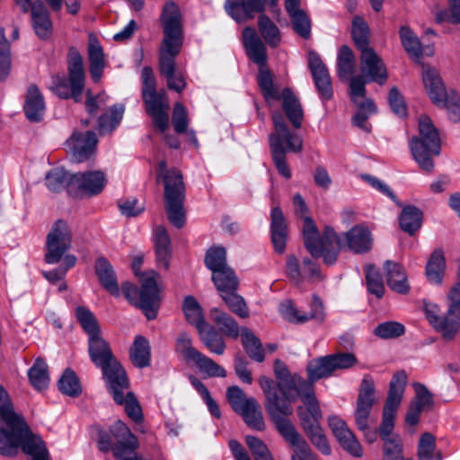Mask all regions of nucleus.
I'll return each mask as SVG.
<instances>
[{"label":"nucleus","mask_w":460,"mask_h":460,"mask_svg":"<svg viewBox=\"0 0 460 460\" xmlns=\"http://www.w3.org/2000/svg\"><path fill=\"white\" fill-rule=\"evenodd\" d=\"M114 385H107L110 393L112 394L114 401L124 405L127 415L135 422H139L143 419L141 407L131 392H126L128 388V379L125 375V384H120L119 379L115 380Z\"/></svg>","instance_id":"nucleus-23"},{"label":"nucleus","mask_w":460,"mask_h":460,"mask_svg":"<svg viewBox=\"0 0 460 460\" xmlns=\"http://www.w3.org/2000/svg\"><path fill=\"white\" fill-rule=\"evenodd\" d=\"M130 360L137 367L143 368L150 364V345L148 341L141 336H136L130 348Z\"/></svg>","instance_id":"nucleus-51"},{"label":"nucleus","mask_w":460,"mask_h":460,"mask_svg":"<svg viewBox=\"0 0 460 460\" xmlns=\"http://www.w3.org/2000/svg\"><path fill=\"white\" fill-rule=\"evenodd\" d=\"M199 339L206 348L214 354L222 355L226 349L223 337L208 323L198 331Z\"/></svg>","instance_id":"nucleus-49"},{"label":"nucleus","mask_w":460,"mask_h":460,"mask_svg":"<svg viewBox=\"0 0 460 460\" xmlns=\"http://www.w3.org/2000/svg\"><path fill=\"white\" fill-rule=\"evenodd\" d=\"M242 343L251 358L257 362L264 360V353L260 340L247 328L241 332Z\"/></svg>","instance_id":"nucleus-59"},{"label":"nucleus","mask_w":460,"mask_h":460,"mask_svg":"<svg viewBox=\"0 0 460 460\" xmlns=\"http://www.w3.org/2000/svg\"><path fill=\"white\" fill-rule=\"evenodd\" d=\"M253 60L259 66L257 81L265 101L270 104L271 101L280 100L281 93H279L274 85L273 75L267 67V59Z\"/></svg>","instance_id":"nucleus-38"},{"label":"nucleus","mask_w":460,"mask_h":460,"mask_svg":"<svg viewBox=\"0 0 460 460\" xmlns=\"http://www.w3.org/2000/svg\"><path fill=\"white\" fill-rule=\"evenodd\" d=\"M361 75H359L364 81L376 82L384 84L387 79V71L382 59H361L360 63Z\"/></svg>","instance_id":"nucleus-44"},{"label":"nucleus","mask_w":460,"mask_h":460,"mask_svg":"<svg viewBox=\"0 0 460 460\" xmlns=\"http://www.w3.org/2000/svg\"><path fill=\"white\" fill-rule=\"evenodd\" d=\"M243 43L248 58H266L267 49L265 44L259 37L257 31L251 27L243 31Z\"/></svg>","instance_id":"nucleus-46"},{"label":"nucleus","mask_w":460,"mask_h":460,"mask_svg":"<svg viewBox=\"0 0 460 460\" xmlns=\"http://www.w3.org/2000/svg\"><path fill=\"white\" fill-rule=\"evenodd\" d=\"M28 376L31 385L36 390L45 389L49 383L46 362L42 358H37L32 367L29 369Z\"/></svg>","instance_id":"nucleus-58"},{"label":"nucleus","mask_w":460,"mask_h":460,"mask_svg":"<svg viewBox=\"0 0 460 460\" xmlns=\"http://www.w3.org/2000/svg\"><path fill=\"white\" fill-rule=\"evenodd\" d=\"M107 180L102 171H89L70 175L68 181V192L71 195L83 194L89 197L101 193Z\"/></svg>","instance_id":"nucleus-17"},{"label":"nucleus","mask_w":460,"mask_h":460,"mask_svg":"<svg viewBox=\"0 0 460 460\" xmlns=\"http://www.w3.org/2000/svg\"><path fill=\"white\" fill-rule=\"evenodd\" d=\"M436 447V438L429 432L423 433L418 443V460H442L441 452Z\"/></svg>","instance_id":"nucleus-53"},{"label":"nucleus","mask_w":460,"mask_h":460,"mask_svg":"<svg viewBox=\"0 0 460 460\" xmlns=\"http://www.w3.org/2000/svg\"><path fill=\"white\" fill-rule=\"evenodd\" d=\"M286 272L290 281L296 286H299L304 280L315 282L323 279L319 267L314 262L310 259H304L302 270L298 259L295 255L288 256Z\"/></svg>","instance_id":"nucleus-22"},{"label":"nucleus","mask_w":460,"mask_h":460,"mask_svg":"<svg viewBox=\"0 0 460 460\" xmlns=\"http://www.w3.org/2000/svg\"><path fill=\"white\" fill-rule=\"evenodd\" d=\"M141 83L146 111L151 117L154 127L161 133H164L170 125L169 99L164 91L157 92L155 78L150 67H143Z\"/></svg>","instance_id":"nucleus-4"},{"label":"nucleus","mask_w":460,"mask_h":460,"mask_svg":"<svg viewBox=\"0 0 460 460\" xmlns=\"http://www.w3.org/2000/svg\"><path fill=\"white\" fill-rule=\"evenodd\" d=\"M308 380L311 385L322 378L330 376L333 372L332 363L330 355L311 360L306 367Z\"/></svg>","instance_id":"nucleus-47"},{"label":"nucleus","mask_w":460,"mask_h":460,"mask_svg":"<svg viewBox=\"0 0 460 460\" xmlns=\"http://www.w3.org/2000/svg\"><path fill=\"white\" fill-rule=\"evenodd\" d=\"M220 296L234 314L241 318L249 317V309L244 299L235 291L222 293Z\"/></svg>","instance_id":"nucleus-64"},{"label":"nucleus","mask_w":460,"mask_h":460,"mask_svg":"<svg viewBox=\"0 0 460 460\" xmlns=\"http://www.w3.org/2000/svg\"><path fill=\"white\" fill-rule=\"evenodd\" d=\"M414 392L415 395L409 405L405 416V421L410 426L417 425L420 414L429 411L433 406L432 394L425 385L419 383L415 384Z\"/></svg>","instance_id":"nucleus-26"},{"label":"nucleus","mask_w":460,"mask_h":460,"mask_svg":"<svg viewBox=\"0 0 460 460\" xmlns=\"http://www.w3.org/2000/svg\"><path fill=\"white\" fill-rule=\"evenodd\" d=\"M329 426L344 450L357 457L362 456V448L359 442L344 420L336 416L330 417Z\"/></svg>","instance_id":"nucleus-27"},{"label":"nucleus","mask_w":460,"mask_h":460,"mask_svg":"<svg viewBox=\"0 0 460 460\" xmlns=\"http://www.w3.org/2000/svg\"><path fill=\"white\" fill-rule=\"evenodd\" d=\"M226 396L233 411L243 417L248 427L259 431L265 429L262 411L255 398L247 397L237 385L227 387Z\"/></svg>","instance_id":"nucleus-11"},{"label":"nucleus","mask_w":460,"mask_h":460,"mask_svg":"<svg viewBox=\"0 0 460 460\" xmlns=\"http://www.w3.org/2000/svg\"><path fill=\"white\" fill-rule=\"evenodd\" d=\"M399 36L402 47L411 58H419L420 54L425 56H432L434 54L432 48H423L421 46L419 38L409 26H402L399 31Z\"/></svg>","instance_id":"nucleus-42"},{"label":"nucleus","mask_w":460,"mask_h":460,"mask_svg":"<svg viewBox=\"0 0 460 460\" xmlns=\"http://www.w3.org/2000/svg\"><path fill=\"white\" fill-rule=\"evenodd\" d=\"M273 131L269 135L270 152L300 153L303 150V138L293 128L287 124L283 115L279 111H274L271 115Z\"/></svg>","instance_id":"nucleus-13"},{"label":"nucleus","mask_w":460,"mask_h":460,"mask_svg":"<svg viewBox=\"0 0 460 460\" xmlns=\"http://www.w3.org/2000/svg\"><path fill=\"white\" fill-rule=\"evenodd\" d=\"M157 179L164 184L165 211L172 225L181 228L185 224L183 202L185 199L182 176L175 169L167 170L165 161L158 164Z\"/></svg>","instance_id":"nucleus-3"},{"label":"nucleus","mask_w":460,"mask_h":460,"mask_svg":"<svg viewBox=\"0 0 460 460\" xmlns=\"http://www.w3.org/2000/svg\"><path fill=\"white\" fill-rule=\"evenodd\" d=\"M287 13L294 32L304 40L309 39L311 36L312 22L306 12L299 9Z\"/></svg>","instance_id":"nucleus-52"},{"label":"nucleus","mask_w":460,"mask_h":460,"mask_svg":"<svg viewBox=\"0 0 460 460\" xmlns=\"http://www.w3.org/2000/svg\"><path fill=\"white\" fill-rule=\"evenodd\" d=\"M342 247L354 253L362 254L368 252L373 245L372 234L368 227L357 225L342 234Z\"/></svg>","instance_id":"nucleus-24"},{"label":"nucleus","mask_w":460,"mask_h":460,"mask_svg":"<svg viewBox=\"0 0 460 460\" xmlns=\"http://www.w3.org/2000/svg\"><path fill=\"white\" fill-rule=\"evenodd\" d=\"M70 175L63 168H54L46 175V185L52 192H58L66 187L68 189Z\"/></svg>","instance_id":"nucleus-63"},{"label":"nucleus","mask_w":460,"mask_h":460,"mask_svg":"<svg viewBox=\"0 0 460 460\" xmlns=\"http://www.w3.org/2000/svg\"><path fill=\"white\" fill-rule=\"evenodd\" d=\"M22 418L17 420L13 425H7L10 430L0 429V454L6 456L16 455L19 448L20 435L22 433Z\"/></svg>","instance_id":"nucleus-36"},{"label":"nucleus","mask_w":460,"mask_h":460,"mask_svg":"<svg viewBox=\"0 0 460 460\" xmlns=\"http://www.w3.org/2000/svg\"><path fill=\"white\" fill-rule=\"evenodd\" d=\"M319 255L314 258L323 257L326 265H333L338 258L339 252L343 249L341 237L331 228L326 227L323 231V241L318 244Z\"/></svg>","instance_id":"nucleus-31"},{"label":"nucleus","mask_w":460,"mask_h":460,"mask_svg":"<svg viewBox=\"0 0 460 460\" xmlns=\"http://www.w3.org/2000/svg\"><path fill=\"white\" fill-rule=\"evenodd\" d=\"M351 35L357 48L361 51V58H377L369 47L370 29L360 16H355L351 24Z\"/></svg>","instance_id":"nucleus-32"},{"label":"nucleus","mask_w":460,"mask_h":460,"mask_svg":"<svg viewBox=\"0 0 460 460\" xmlns=\"http://www.w3.org/2000/svg\"><path fill=\"white\" fill-rule=\"evenodd\" d=\"M422 81L426 92L438 107L447 108L449 119L460 121V96L453 89L447 90L439 73L432 67L423 66Z\"/></svg>","instance_id":"nucleus-7"},{"label":"nucleus","mask_w":460,"mask_h":460,"mask_svg":"<svg viewBox=\"0 0 460 460\" xmlns=\"http://www.w3.org/2000/svg\"><path fill=\"white\" fill-rule=\"evenodd\" d=\"M19 447L22 452L32 457V460H49V452L42 438L32 433L29 426L22 423Z\"/></svg>","instance_id":"nucleus-30"},{"label":"nucleus","mask_w":460,"mask_h":460,"mask_svg":"<svg viewBox=\"0 0 460 460\" xmlns=\"http://www.w3.org/2000/svg\"><path fill=\"white\" fill-rule=\"evenodd\" d=\"M272 422L279 433L293 448L294 454L291 456V460H317L306 441L288 418Z\"/></svg>","instance_id":"nucleus-19"},{"label":"nucleus","mask_w":460,"mask_h":460,"mask_svg":"<svg viewBox=\"0 0 460 460\" xmlns=\"http://www.w3.org/2000/svg\"><path fill=\"white\" fill-rule=\"evenodd\" d=\"M182 310L187 321L198 331L208 324L204 320L201 306L194 296H188L184 298Z\"/></svg>","instance_id":"nucleus-56"},{"label":"nucleus","mask_w":460,"mask_h":460,"mask_svg":"<svg viewBox=\"0 0 460 460\" xmlns=\"http://www.w3.org/2000/svg\"><path fill=\"white\" fill-rule=\"evenodd\" d=\"M365 272L368 292L375 295L377 298H381L385 293V286L379 270L374 265L369 264L365 267Z\"/></svg>","instance_id":"nucleus-62"},{"label":"nucleus","mask_w":460,"mask_h":460,"mask_svg":"<svg viewBox=\"0 0 460 460\" xmlns=\"http://www.w3.org/2000/svg\"><path fill=\"white\" fill-rule=\"evenodd\" d=\"M258 27L265 43L272 49H277L282 41L279 27L265 14L258 18Z\"/></svg>","instance_id":"nucleus-48"},{"label":"nucleus","mask_w":460,"mask_h":460,"mask_svg":"<svg viewBox=\"0 0 460 460\" xmlns=\"http://www.w3.org/2000/svg\"><path fill=\"white\" fill-rule=\"evenodd\" d=\"M155 250L158 267L168 270L172 255L171 240L166 229L162 226L155 229Z\"/></svg>","instance_id":"nucleus-41"},{"label":"nucleus","mask_w":460,"mask_h":460,"mask_svg":"<svg viewBox=\"0 0 460 460\" xmlns=\"http://www.w3.org/2000/svg\"><path fill=\"white\" fill-rule=\"evenodd\" d=\"M308 67L320 99L323 102L330 101L333 96V90L326 66L322 59H309Z\"/></svg>","instance_id":"nucleus-28"},{"label":"nucleus","mask_w":460,"mask_h":460,"mask_svg":"<svg viewBox=\"0 0 460 460\" xmlns=\"http://www.w3.org/2000/svg\"><path fill=\"white\" fill-rule=\"evenodd\" d=\"M160 278L155 270L142 274L139 279L140 289L135 285L125 282L121 290L126 299L133 305L140 308L148 320H153L157 315L161 302V290L157 282Z\"/></svg>","instance_id":"nucleus-5"},{"label":"nucleus","mask_w":460,"mask_h":460,"mask_svg":"<svg viewBox=\"0 0 460 460\" xmlns=\"http://www.w3.org/2000/svg\"><path fill=\"white\" fill-rule=\"evenodd\" d=\"M270 217L271 241L274 249L278 253H283L287 243V225L281 209L278 207L273 208Z\"/></svg>","instance_id":"nucleus-40"},{"label":"nucleus","mask_w":460,"mask_h":460,"mask_svg":"<svg viewBox=\"0 0 460 460\" xmlns=\"http://www.w3.org/2000/svg\"><path fill=\"white\" fill-rule=\"evenodd\" d=\"M388 287L399 294L405 295L410 291L404 269L398 263L386 261L384 265Z\"/></svg>","instance_id":"nucleus-37"},{"label":"nucleus","mask_w":460,"mask_h":460,"mask_svg":"<svg viewBox=\"0 0 460 460\" xmlns=\"http://www.w3.org/2000/svg\"><path fill=\"white\" fill-rule=\"evenodd\" d=\"M88 351L93 363L102 371L107 385H114L115 380L125 384L126 372L114 358L108 342L101 336L88 339Z\"/></svg>","instance_id":"nucleus-8"},{"label":"nucleus","mask_w":460,"mask_h":460,"mask_svg":"<svg viewBox=\"0 0 460 460\" xmlns=\"http://www.w3.org/2000/svg\"><path fill=\"white\" fill-rule=\"evenodd\" d=\"M409 146L420 168L431 172L434 169L433 158L438 156L441 151V141L438 129L427 115L419 118V136L412 137Z\"/></svg>","instance_id":"nucleus-2"},{"label":"nucleus","mask_w":460,"mask_h":460,"mask_svg":"<svg viewBox=\"0 0 460 460\" xmlns=\"http://www.w3.org/2000/svg\"><path fill=\"white\" fill-rule=\"evenodd\" d=\"M302 230L307 251L312 256L319 255L318 244L323 241V235L320 237L317 227L310 217H305Z\"/></svg>","instance_id":"nucleus-55"},{"label":"nucleus","mask_w":460,"mask_h":460,"mask_svg":"<svg viewBox=\"0 0 460 460\" xmlns=\"http://www.w3.org/2000/svg\"><path fill=\"white\" fill-rule=\"evenodd\" d=\"M68 77L54 75L51 77L50 90L61 99L82 101L85 83V72L82 59H72L67 66Z\"/></svg>","instance_id":"nucleus-10"},{"label":"nucleus","mask_w":460,"mask_h":460,"mask_svg":"<svg viewBox=\"0 0 460 460\" xmlns=\"http://www.w3.org/2000/svg\"><path fill=\"white\" fill-rule=\"evenodd\" d=\"M72 244V232L68 224L58 220L47 235L45 261L55 264L64 260Z\"/></svg>","instance_id":"nucleus-15"},{"label":"nucleus","mask_w":460,"mask_h":460,"mask_svg":"<svg viewBox=\"0 0 460 460\" xmlns=\"http://www.w3.org/2000/svg\"><path fill=\"white\" fill-rule=\"evenodd\" d=\"M111 433L116 439L113 455L117 460H139L135 452L139 446L138 440L125 423L115 421Z\"/></svg>","instance_id":"nucleus-18"},{"label":"nucleus","mask_w":460,"mask_h":460,"mask_svg":"<svg viewBox=\"0 0 460 460\" xmlns=\"http://www.w3.org/2000/svg\"><path fill=\"white\" fill-rule=\"evenodd\" d=\"M426 317L446 341H453L460 330V311L456 308H447L445 315H439L432 309H427Z\"/></svg>","instance_id":"nucleus-21"},{"label":"nucleus","mask_w":460,"mask_h":460,"mask_svg":"<svg viewBox=\"0 0 460 460\" xmlns=\"http://www.w3.org/2000/svg\"><path fill=\"white\" fill-rule=\"evenodd\" d=\"M205 264L212 271L213 282L223 287L221 277L226 274L229 278L232 274V269L226 263V249L222 246L209 248L205 256Z\"/></svg>","instance_id":"nucleus-29"},{"label":"nucleus","mask_w":460,"mask_h":460,"mask_svg":"<svg viewBox=\"0 0 460 460\" xmlns=\"http://www.w3.org/2000/svg\"><path fill=\"white\" fill-rule=\"evenodd\" d=\"M349 96L357 106V112L352 118L353 125L366 132L370 131L367 123L368 118L376 112V106L372 99L366 98L365 81L360 77H355L349 84Z\"/></svg>","instance_id":"nucleus-16"},{"label":"nucleus","mask_w":460,"mask_h":460,"mask_svg":"<svg viewBox=\"0 0 460 460\" xmlns=\"http://www.w3.org/2000/svg\"><path fill=\"white\" fill-rule=\"evenodd\" d=\"M23 110L31 122H39L44 117L46 111L44 98L35 84L28 87Z\"/></svg>","instance_id":"nucleus-33"},{"label":"nucleus","mask_w":460,"mask_h":460,"mask_svg":"<svg viewBox=\"0 0 460 460\" xmlns=\"http://www.w3.org/2000/svg\"><path fill=\"white\" fill-rule=\"evenodd\" d=\"M95 272L102 288L111 295L119 296L120 294L117 276L112 265L107 259L101 257L95 261Z\"/></svg>","instance_id":"nucleus-39"},{"label":"nucleus","mask_w":460,"mask_h":460,"mask_svg":"<svg viewBox=\"0 0 460 460\" xmlns=\"http://www.w3.org/2000/svg\"><path fill=\"white\" fill-rule=\"evenodd\" d=\"M174 349L177 354L181 355L186 362L190 363H193L201 354V352L193 346L192 339L185 332L179 333L175 341Z\"/></svg>","instance_id":"nucleus-57"},{"label":"nucleus","mask_w":460,"mask_h":460,"mask_svg":"<svg viewBox=\"0 0 460 460\" xmlns=\"http://www.w3.org/2000/svg\"><path fill=\"white\" fill-rule=\"evenodd\" d=\"M160 73L165 77L169 89L181 93L186 87L184 75L174 59H160Z\"/></svg>","instance_id":"nucleus-43"},{"label":"nucleus","mask_w":460,"mask_h":460,"mask_svg":"<svg viewBox=\"0 0 460 460\" xmlns=\"http://www.w3.org/2000/svg\"><path fill=\"white\" fill-rule=\"evenodd\" d=\"M422 212L414 206H406L399 217L400 227L410 235L414 234L421 226Z\"/></svg>","instance_id":"nucleus-50"},{"label":"nucleus","mask_w":460,"mask_h":460,"mask_svg":"<svg viewBox=\"0 0 460 460\" xmlns=\"http://www.w3.org/2000/svg\"><path fill=\"white\" fill-rule=\"evenodd\" d=\"M446 260L442 250H435L426 264V276L431 284L439 285L444 278Z\"/></svg>","instance_id":"nucleus-45"},{"label":"nucleus","mask_w":460,"mask_h":460,"mask_svg":"<svg viewBox=\"0 0 460 460\" xmlns=\"http://www.w3.org/2000/svg\"><path fill=\"white\" fill-rule=\"evenodd\" d=\"M210 316L225 335L233 338H237L239 336L238 323L226 312L221 311L218 308H212L210 311Z\"/></svg>","instance_id":"nucleus-54"},{"label":"nucleus","mask_w":460,"mask_h":460,"mask_svg":"<svg viewBox=\"0 0 460 460\" xmlns=\"http://www.w3.org/2000/svg\"><path fill=\"white\" fill-rule=\"evenodd\" d=\"M161 22L164 34L161 46V58H174L181 52L183 33L181 13L173 2H167L164 5Z\"/></svg>","instance_id":"nucleus-9"},{"label":"nucleus","mask_w":460,"mask_h":460,"mask_svg":"<svg viewBox=\"0 0 460 460\" xmlns=\"http://www.w3.org/2000/svg\"><path fill=\"white\" fill-rule=\"evenodd\" d=\"M97 137L94 132L86 131L85 133L74 132L66 145L69 147L73 160L76 163H82L90 158L95 150Z\"/></svg>","instance_id":"nucleus-25"},{"label":"nucleus","mask_w":460,"mask_h":460,"mask_svg":"<svg viewBox=\"0 0 460 460\" xmlns=\"http://www.w3.org/2000/svg\"><path fill=\"white\" fill-rule=\"evenodd\" d=\"M280 100L283 102V111L292 128L299 129L302 127L304 111L298 98L289 88H285L281 92Z\"/></svg>","instance_id":"nucleus-35"},{"label":"nucleus","mask_w":460,"mask_h":460,"mask_svg":"<svg viewBox=\"0 0 460 460\" xmlns=\"http://www.w3.org/2000/svg\"><path fill=\"white\" fill-rule=\"evenodd\" d=\"M298 397H301L303 402V405L296 409L301 426L311 442L323 455H330L331 447L319 424L322 413L312 385L299 392Z\"/></svg>","instance_id":"nucleus-6"},{"label":"nucleus","mask_w":460,"mask_h":460,"mask_svg":"<svg viewBox=\"0 0 460 460\" xmlns=\"http://www.w3.org/2000/svg\"><path fill=\"white\" fill-rule=\"evenodd\" d=\"M406 383L407 376L405 372H397L393 376L389 385L388 396L383 410L382 423L379 427L381 439L396 436L393 434L392 431L394 429L397 410L402 400Z\"/></svg>","instance_id":"nucleus-12"},{"label":"nucleus","mask_w":460,"mask_h":460,"mask_svg":"<svg viewBox=\"0 0 460 460\" xmlns=\"http://www.w3.org/2000/svg\"><path fill=\"white\" fill-rule=\"evenodd\" d=\"M125 108L123 105H114L111 108L110 113L100 117L98 129L101 134H106L115 129L120 123Z\"/></svg>","instance_id":"nucleus-61"},{"label":"nucleus","mask_w":460,"mask_h":460,"mask_svg":"<svg viewBox=\"0 0 460 460\" xmlns=\"http://www.w3.org/2000/svg\"><path fill=\"white\" fill-rule=\"evenodd\" d=\"M279 0H226L225 10L236 22H244L254 17L255 13L265 11L266 5L275 8Z\"/></svg>","instance_id":"nucleus-20"},{"label":"nucleus","mask_w":460,"mask_h":460,"mask_svg":"<svg viewBox=\"0 0 460 460\" xmlns=\"http://www.w3.org/2000/svg\"><path fill=\"white\" fill-rule=\"evenodd\" d=\"M75 316L81 327L88 335V339L100 335V326L94 314L84 306H77Z\"/></svg>","instance_id":"nucleus-60"},{"label":"nucleus","mask_w":460,"mask_h":460,"mask_svg":"<svg viewBox=\"0 0 460 460\" xmlns=\"http://www.w3.org/2000/svg\"><path fill=\"white\" fill-rule=\"evenodd\" d=\"M31 15L35 33L41 39L49 38L52 32V22L49 13L41 0L33 2Z\"/></svg>","instance_id":"nucleus-34"},{"label":"nucleus","mask_w":460,"mask_h":460,"mask_svg":"<svg viewBox=\"0 0 460 460\" xmlns=\"http://www.w3.org/2000/svg\"><path fill=\"white\" fill-rule=\"evenodd\" d=\"M375 391V382L372 376L369 375L364 376L357 399L355 422L358 429L365 433L369 442H373L376 438V433L370 434L368 429L370 412L376 400Z\"/></svg>","instance_id":"nucleus-14"},{"label":"nucleus","mask_w":460,"mask_h":460,"mask_svg":"<svg viewBox=\"0 0 460 460\" xmlns=\"http://www.w3.org/2000/svg\"><path fill=\"white\" fill-rule=\"evenodd\" d=\"M274 374L278 382L262 376L259 385L265 395V409L271 421L288 418L293 413L292 402L299 396V392L311 385L297 374L291 375L280 360L274 364Z\"/></svg>","instance_id":"nucleus-1"}]
</instances>
